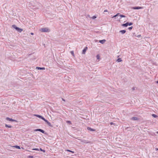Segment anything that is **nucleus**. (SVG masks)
Segmentation results:
<instances>
[{
	"mask_svg": "<svg viewBox=\"0 0 158 158\" xmlns=\"http://www.w3.org/2000/svg\"><path fill=\"white\" fill-rule=\"evenodd\" d=\"M29 6H33V7H35V9H38L39 8V7L41 6L40 4L36 2V5H29Z\"/></svg>",
	"mask_w": 158,
	"mask_h": 158,
	"instance_id": "1",
	"label": "nucleus"
},
{
	"mask_svg": "<svg viewBox=\"0 0 158 158\" xmlns=\"http://www.w3.org/2000/svg\"><path fill=\"white\" fill-rule=\"evenodd\" d=\"M40 31L42 32H49L50 31V29L48 27L41 28L40 29Z\"/></svg>",
	"mask_w": 158,
	"mask_h": 158,
	"instance_id": "2",
	"label": "nucleus"
},
{
	"mask_svg": "<svg viewBox=\"0 0 158 158\" xmlns=\"http://www.w3.org/2000/svg\"><path fill=\"white\" fill-rule=\"evenodd\" d=\"M34 131H39L42 132L43 133L45 134L44 131L41 129H35Z\"/></svg>",
	"mask_w": 158,
	"mask_h": 158,
	"instance_id": "3",
	"label": "nucleus"
},
{
	"mask_svg": "<svg viewBox=\"0 0 158 158\" xmlns=\"http://www.w3.org/2000/svg\"><path fill=\"white\" fill-rule=\"evenodd\" d=\"M143 7L140 6H137V7H132V9L134 10L136 9H143Z\"/></svg>",
	"mask_w": 158,
	"mask_h": 158,
	"instance_id": "4",
	"label": "nucleus"
},
{
	"mask_svg": "<svg viewBox=\"0 0 158 158\" xmlns=\"http://www.w3.org/2000/svg\"><path fill=\"white\" fill-rule=\"evenodd\" d=\"M6 120H8L9 121H11V122H14V121H16V120L14 119H13L11 118H10L8 117H7L6 118Z\"/></svg>",
	"mask_w": 158,
	"mask_h": 158,
	"instance_id": "5",
	"label": "nucleus"
},
{
	"mask_svg": "<svg viewBox=\"0 0 158 158\" xmlns=\"http://www.w3.org/2000/svg\"><path fill=\"white\" fill-rule=\"evenodd\" d=\"M87 49V47H85L82 50V53L83 54H85L86 51Z\"/></svg>",
	"mask_w": 158,
	"mask_h": 158,
	"instance_id": "6",
	"label": "nucleus"
},
{
	"mask_svg": "<svg viewBox=\"0 0 158 158\" xmlns=\"http://www.w3.org/2000/svg\"><path fill=\"white\" fill-rule=\"evenodd\" d=\"M131 119L133 120H138V119L137 117H134L131 118Z\"/></svg>",
	"mask_w": 158,
	"mask_h": 158,
	"instance_id": "7",
	"label": "nucleus"
},
{
	"mask_svg": "<svg viewBox=\"0 0 158 158\" xmlns=\"http://www.w3.org/2000/svg\"><path fill=\"white\" fill-rule=\"evenodd\" d=\"M106 41L105 40H100L99 42L101 44H103Z\"/></svg>",
	"mask_w": 158,
	"mask_h": 158,
	"instance_id": "8",
	"label": "nucleus"
},
{
	"mask_svg": "<svg viewBox=\"0 0 158 158\" xmlns=\"http://www.w3.org/2000/svg\"><path fill=\"white\" fill-rule=\"evenodd\" d=\"M12 27L15 28L16 30L17 31V30L19 28V27H18L16 26L15 25H12Z\"/></svg>",
	"mask_w": 158,
	"mask_h": 158,
	"instance_id": "9",
	"label": "nucleus"
},
{
	"mask_svg": "<svg viewBox=\"0 0 158 158\" xmlns=\"http://www.w3.org/2000/svg\"><path fill=\"white\" fill-rule=\"evenodd\" d=\"M126 32V31L125 30H121L119 31L120 33H121L122 34H124Z\"/></svg>",
	"mask_w": 158,
	"mask_h": 158,
	"instance_id": "10",
	"label": "nucleus"
},
{
	"mask_svg": "<svg viewBox=\"0 0 158 158\" xmlns=\"http://www.w3.org/2000/svg\"><path fill=\"white\" fill-rule=\"evenodd\" d=\"M87 130H89L91 131H95V130L94 129L92 128H91L90 127H87Z\"/></svg>",
	"mask_w": 158,
	"mask_h": 158,
	"instance_id": "11",
	"label": "nucleus"
},
{
	"mask_svg": "<svg viewBox=\"0 0 158 158\" xmlns=\"http://www.w3.org/2000/svg\"><path fill=\"white\" fill-rule=\"evenodd\" d=\"M122 26L123 27H127L128 26V22H127V23H124L123 24H122Z\"/></svg>",
	"mask_w": 158,
	"mask_h": 158,
	"instance_id": "12",
	"label": "nucleus"
},
{
	"mask_svg": "<svg viewBox=\"0 0 158 158\" xmlns=\"http://www.w3.org/2000/svg\"><path fill=\"white\" fill-rule=\"evenodd\" d=\"M36 69H40V70H44V69H45V68L44 67H37L36 68Z\"/></svg>",
	"mask_w": 158,
	"mask_h": 158,
	"instance_id": "13",
	"label": "nucleus"
},
{
	"mask_svg": "<svg viewBox=\"0 0 158 158\" xmlns=\"http://www.w3.org/2000/svg\"><path fill=\"white\" fill-rule=\"evenodd\" d=\"M46 122L49 126L51 127H53V126L51 125V123L49 122L48 121H47V122Z\"/></svg>",
	"mask_w": 158,
	"mask_h": 158,
	"instance_id": "14",
	"label": "nucleus"
},
{
	"mask_svg": "<svg viewBox=\"0 0 158 158\" xmlns=\"http://www.w3.org/2000/svg\"><path fill=\"white\" fill-rule=\"evenodd\" d=\"M23 31V29L19 28L17 31L19 32H21Z\"/></svg>",
	"mask_w": 158,
	"mask_h": 158,
	"instance_id": "15",
	"label": "nucleus"
},
{
	"mask_svg": "<svg viewBox=\"0 0 158 158\" xmlns=\"http://www.w3.org/2000/svg\"><path fill=\"white\" fill-rule=\"evenodd\" d=\"M34 115L38 118H41L42 117V116H41V115H38V114H35Z\"/></svg>",
	"mask_w": 158,
	"mask_h": 158,
	"instance_id": "16",
	"label": "nucleus"
},
{
	"mask_svg": "<svg viewBox=\"0 0 158 158\" xmlns=\"http://www.w3.org/2000/svg\"><path fill=\"white\" fill-rule=\"evenodd\" d=\"M5 127H7L10 128L12 127V126L10 125H8L7 124H5Z\"/></svg>",
	"mask_w": 158,
	"mask_h": 158,
	"instance_id": "17",
	"label": "nucleus"
},
{
	"mask_svg": "<svg viewBox=\"0 0 158 158\" xmlns=\"http://www.w3.org/2000/svg\"><path fill=\"white\" fill-rule=\"evenodd\" d=\"M122 61V60H121V58H118L117 60V61L118 62H121Z\"/></svg>",
	"mask_w": 158,
	"mask_h": 158,
	"instance_id": "18",
	"label": "nucleus"
},
{
	"mask_svg": "<svg viewBox=\"0 0 158 158\" xmlns=\"http://www.w3.org/2000/svg\"><path fill=\"white\" fill-rule=\"evenodd\" d=\"M152 117H153L155 118H157L158 117V116L157 115H156L155 114H152Z\"/></svg>",
	"mask_w": 158,
	"mask_h": 158,
	"instance_id": "19",
	"label": "nucleus"
},
{
	"mask_svg": "<svg viewBox=\"0 0 158 158\" xmlns=\"http://www.w3.org/2000/svg\"><path fill=\"white\" fill-rule=\"evenodd\" d=\"M41 119L43 120H44V121H45L46 122H47L48 120H46L44 117H42Z\"/></svg>",
	"mask_w": 158,
	"mask_h": 158,
	"instance_id": "20",
	"label": "nucleus"
},
{
	"mask_svg": "<svg viewBox=\"0 0 158 158\" xmlns=\"http://www.w3.org/2000/svg\"><path fill=\"white\" fill-rule=\"evenodd\" d=\"M66 151H67V152H72L73 153H74V152L73 151H71V150H68V149L66 150Z\"/></svg>",
	"mask_w": 158,
	"mask_h": 158,
	"instance_id": "21",
	"label": "nucleus"
},
{
	"mask_svg": "<svg viewBox=\"0 0 158 158\" xmlns=\"http://www.w3.org/2000/svg\"><path fill=\"white\" fill-rule=\"evenodd\" d=\"M15 147L18 149H20V146H19L16 145L15 146Z\"/></svg>",
	"mask_w": 158,
	"mask_h": 158,
	"instance_id": "22",
	"label": "nucleus"
},
{
	"mask_svg": "<svg viewBox=\"0 0 158 158\" xmlns=\"http://www.w3.org/2000/svg\"><path fill=\"white\" fill-rule=\"evenodd\" d=\"M128 25L130 26L133 24V23L131 22L129 23L128 22Z\"/></svg>",
	"mask_w": 158,
	"mask_h": 158,
	"instance_id": "23",
	"label": "nucleus"
},
{
	"mask_svg": "<svg viewBox=\"0 0 158 158\" xmlns=\"http://www.w3.org/2000/svg\"><path fill=\"white\" fill-rule=\"evenodd\" d=\"M119 14H118V13L116 15H114L113 17H112V18H115V17H117V16H118Z\"/></svg>",
	"mask_w": 158,
	"mask_h": 158,
	"instance_id": "24",
	"label": "nucleus"
},
{
	"mask_svg": "<svg viewBox=\"0 0 158 158\" xmlns=\"http://www.w3.org/2000/svg\"><path fill=\"white\" fill-rule=\"evenodd\" d=\"M96 58L97 59H99L100 58V56L99 55H97L96 56Z\"/></svg>",
	"mask_w": 158,
	"mask_h": 158,
	"instance_id": "25",
	"label": "nucleus"
},
{
	"mask_svg": "<svg viewBox=\"0 0 158 158\" xmlns=\"http://www.w3.org/2000/svg\"><path fill=\"white\" fill-rule=\"evenodd\" d=\"M66 123H69V124H71V122L70 121H66Z\"/></svg>",
	"mask_w": 158,
	"mask_h": 158,
	"instance_id": "26",
	"label": "nucleus"
},
{
	"mask_svg": "<svg viewBox=\"0 0 158 158\" xmlns=\"http://www.w3.org/2000/svg\"><path fill=\"white\" fill-rule=\"evenodd\" d=\"M120 16L122 18V17H125L126 16H125L123 15H120Z\"/></svg>",
	"mask_w": 158,
	"mask_h": 158,
	"instance_id": "27",
	"label": "nucleus"
},
{
	"mask_svg": "<svg viewBox=\"0 0 158 158\" xmlns=\"http://www.w3.org/2000/svg\"><path fill=\"white\" fill-rule=\"evenodd\" d=\"M70 53H71V54H72V55L74 56V52H73V51H71L70 52Z\"/></svg>",
	"mask_w": 158,
	"mask_h": 158,
	"instance_id": "28",
	"label": "nucleus"
},
{
	"mask_svg": "<svg viewBox=\"0 0 158 158\" xmlns=\"http://www.w3.org/2000/svg\"><path fill=\"white\" fill-rule=\"evenodd\" d=\"M40 150L42 151L43 152H45V150H43L41 148H40Z\"/></svg>",
	"mask_w": 158,
	"mask_h": 158,
	"instance_id": "29",
	"label": "nucleus"
},
{
	"mask_svg": "<svg viewBox=\"0 0 158 158\" xmlns=\"http://www.w3.org/2000/svg\"><path fill=\"white\" fill-rule=\"evenodd\" d=\"M132 28H133L132 27H129L128 28V29L129 30H131L132 29Z\"/></svg>",
	"mask_w": 158,
	"mask_h": 158,
	"instance_id": "30",
	"label": "nucleus"
},
{
	"mask_svg": "<svg viewBox=\"0 0 158 158\" xmlns=\"http://www.w3.org/2000/svg\"><path fill=\"white\" fill-rule=\"evenodd\" d=\"M33 150L39 151V150L38 148H34L32 149Z\"/></svg>",
	"mask_w": 158,
	"mask_h": 158,
	"instance_id": "31",
	"label": "nucleus"
},
{
	"mask_svg": "<svg viewBox=\"0 0 158 158\" xmlns=\"http://www.w3.org/2000/svg\"><path fill=\"white\" fill-rule=\"evenodd\" d=\"M96 18V16H94L92 17V18L93 19H95V18Z\"/></svg>",
	"mask_w": 158,
	"mask_h": 158,
	"instance_id": "32",
	"label": "nucleus"
},
{
	"mask_svg": "<svg viewBox=\"0 0 158 158\" xmlns=\"http://www.w3.org/2000/svg\"><path fill=\"white\" fill-rule=\"evenodd\" d=\"M33 156H29V158H33Z\"/></svg>",
	"mask_w": 158,
	"mask_h": 158,
	"instance_id": "33",
	"label": "nucleus"
},
{
	"mask_svg": "<svg viewBox=\"0 0 158 158\" xmlns=\"http://www.w3.org/2000/svg\"><path fill=\"white\" fill-rule=\"evenodd\" d=\"M108 11V10H104V12H107Z\"/></svg>",
	"mask_w": 158,
	"mask_h": 158,
	"instance_id": "34",
	"label": "nucleus"
},
{
	"mask_svg": "<svg viewBox=\"0 0 158 158\" xmlns=\"http://www.w3.org/2000/svg\"><path fill=\"white\" fill-rule=\"evenodd\" d=\"M110 125H112L113 124V123L112 122H111L110 123Z\"/></svg>",
	"mask_w": 158,
	"mask_h": 158,
	"instance_id": "35",
	"label": "nucleus"
},
{
	"mask_svg": "<svg viewBox=\"0 0 158 158\" xmlns=\"http://www.w3.org/2000/svg\"><path fill=\"white\" fill-rule=\"evenodd\" d=\"M155 149H156V151H158V148H156Z\"/></svg>",
	"mask_w": 158,
	"mask_h": 158,
	"instance_id": "36",
	"label": "nucleus"
},
{
	"mask_svg": "<svg viewBox=\"0 0 158 158\" xmlns=\"http://www.w3.org/2000/svg\"><path fill=\"white\" fill-rule=\"evenodd\" d=\"M62 99L63 101H65V100H64V99L63 98H62Z\"/></svg>",
	"mask_w": 158,
	"mask_h": 158,
	"instance_id": "37",
	"label": "nucleus"
},
{
	"mask_svg": "<svg viewBox=\"0 0 158 158\" xmlns=\"http://www.w3.org/2000/svg\"><path fill=\"white\" fill-rule=\"evenodd\" d=\"M156 82L158 84V81H156Z\"/></svg>",
	"mask_w": 158,
	"mask_h": 158,
	"instance_id": "38",
	"label": "nucleus"
},
{
	"mask_svg": "<svg viewBox=\"0 0 158 158\" xmlns=\"http://www.w3.org/2000/svg\"><path fill=\"white\" fill-rule=\"evenodd\" d=\"M31 35H33V33H31Z\"/></svg>",
	"mask_w": 158,
	"mask_h": 158,
	"instance_id": "39",
	"label": "nucleus"
},
{
	"mask_svg": "<svg viewBox=\"0 0 158 158\" xmlns=\"http://www.w3.org/2000/svg\"><path fill=\"white\" fill-rule=\"evenodd\" d=\"M132 89H134V88H132Z\"/></svg>",
	"mask_w": 158,
	"mask_h": 158,
	"instance_id": "40",
	"label": "nucleus"
},
{
	"mask_svg": "<svg viewBox=\"0 0 158 158\" xmlns=\"http://www.w3.org/2000/svg\"><path fill=\"white\" fill-rule=\"evenodd\" d=\"M157 133H158V131L157 132Z\"/></svg>",
	"mask_w": 158,
	"mask_h": 158,
	"instance_id": "41",
	"label": "nucleus"
}]
</instances>
